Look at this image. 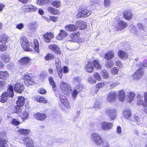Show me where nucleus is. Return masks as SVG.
Masks as SVG:
<instances>
[{"instance_id":"obj_1","label":"nucleus","mask_w":147,"mask_h":147,"mask_svg":"<svg viewBox=\"0 0 147 147\" xmlns=\"http://www.w3.org/2000/svg\"><path fill=\"white\" fill-rule=\"evenodd\" d=\"M7 92H3L0 98V101L2 103L5 102L8 99V96L12 98L14 96L13 87L11 85L8 86Z\"/></svg>"},{"instance_id":"obj_2","label":"nucleus","mask_w":147,"mask_h":147,"mask_svg":"<svg viewBox=\"0 0 147 147\" xmlns=\"http://www.w3.org/2000/svg\"><path fill=\"white\" fill-rule=\"evenodd\" d=\"M131 121L136 123L137 125L142 127H146L147 125L143 122V118L137 115H133L131 118Z\"/></svg>"},{"instance_id":"obj_3","label":"nucleus","mask_w":147,"mask_h":147,"mask_svg":"<svg viewBox=\"0 0 147 147\" xmlns=\"http://www.w3.org/2000/svg\"><path fill=\"white\" fill-rule=\"evenodd\" d=\"M90 136L92 140L97 145L100 146L103 144V140L98 134L94 133Z\"/></svg>"},{"instance_id":"obj_4","label":"nucleus","mask_w":147,"mask_h":147,"mask_svg":"<svg viewBox=\"0 0 147 147\" xmlns=\"http://www.w3.org/2000/svg\"><path fill=\"white\" fill-rule=\"evenodd\" d=\"M20 42L22 48L24 50L26 51H32V49L29 48L30 42L29 43L28 41L25 36H23L21 38Z\"/></svg>"},{"instance_id":"obj_5","label":"nucleus","mask_w":147,"mask_h":147,"mask_svg":"<svg viewBox=\"0 0 147 147\" xmlns=\"http://www.w3.org/2000/svg\"><path fill=\"white\" fill-rule=\"evenodd\" d=\"M80 34L78 32L73 33L69 35V41L81 43L84 41L83 38H79Z\"/></svg>"},{"instance_id":"obj_6","label":"nucleus","mask_w":147,"mask_h":147,"mask_svg":"<svg viewBox=\"0 0 147 147\" xmlns=\"http://www.w3.org/2000/svg\"><path fill=\"white\" fill-rule=\"evenodd\" d=\"M91 12L88 10L84 9L79 12L77 15L76 17L78 18H87L91 14Z\"/></svg>"},{"instance_id":"obj_7","label":"nucleus","mask_w":147,"mask_h":147,"mask_svg":"<svg viewBox=\"0 0 147 147\" xmlns=\"http://www.w3.org/2000/svg\"><path fill=\"white\" fill-rule=\"evenodd\" d=\"M144 73V70L142 68L137 70L133 76V79L137 80L142 78Z\"/></svg>"},{"instance_id":"obj_8","label":"nucleus","mask_w":147,"mask_h":147,"mask_svg":"<svg viewBox=\"0 0 147 147\" xmlns=\"http://www.w3.org/2000/svg\"><path fill=\"white\" fill-rule=\"evenodd\" d=\"M100 127L103 130L108 131L111 129L113 126V123L109 122H102L100 123Z\"/></svg>"},{"instance_id":"obj_9","label":"nucleus","mask_w":147,"mask_h":147,"mask_svg":"<svg viewBox=\"0 0 147 147\" xmlns=\"http://www.w3.org/2000/svg\"><path fill=\"white\" fill-rule=\"evenodd\" d=\"M30 62V58L27 56L22 58L18 61V63L24 67L28 66Z\"/></svg>"},{"instance_id":"obj_10","label":"nucleus","mask_w":147,"mask_h":147,"mask_svg":"<svg viewBox=\"0 0 147 147\" xmlns=\"http://www.w3.org/2000/svg\"><path fill=\"white\" fill-rule=\"evenodd\" d=\"M108 116L111 120L116 119L117 117L116 110L115 109H108L106 111Z\"/></svg>"},{"instance_id":"obj_11","label":"nucleus","mask_w":147,"mask_h":147,"mask_svg":"<svg viewBox=\"0 0 147 147\" xmlns=\"http://www.w3.org/2000/svg\"><path fill=\"white\" fill-rule=\"evenodd\" d=\"M117 97L116 92L114 91H112L109 92L107 97V100L109 102H111L115 100Z\"/></svg>"},{"instance_id":"obj_12","label":"nucleus","mask_w":147,"mask_h":147,"mask_svg":"<svg viewBox=\"0 0 147 147\" xmlns=\"http://www.w3.org/2000/svg\"><path fill=\"white\" fill-rule=\"evenodd\" d=\"M123 117L127 120L131 121V112L129 109H124L122 111Z\"/></svg>"},{"instance_id":"obj_13","label":"nucleus","mask_w":147,"mask_h":147,"mask_svg":"<svg viewBox=\"0 0 147 147\" xmlns=\"http://www.w3.org/2000/svg\"><path fill=\"white\" fill-rule=\"evenodd\" d=\"M137 97L138 100L137 102V104L138 105H142L144 107H146L147 106V103H146V105H144L145 103V100L144 99V100L143 98V95L142 94H140L139 93H137Z\"/></svg>"},{"instance_id":"obj_14","label":"nucleus","mask_w":147,"mask_h":147,"mask_svg":"<svg viewBox=\"0 0 147 147\" xmlns=\"http://www.w3.org/2000/svg\"><path fill=\"white\" fill-rule=\"evenodd\" d=\"M26 146L27 147H34V143L31 138L29 137L25 138L23 140Z\"/></svg>"},{"instance_id":"obj_15","label":"nucleus","mask_w":147,"mask_h":147,"mask_svg":"<svg viewBox=\"0 0 147 147\" xmlns=\"http://www.w3.org/2000/svg\"><path fill=\"white\" fill-rule=\"evenodd\" d=\"M69 86L66 83L62 81L60 83V87L63 92L65 93L68 92Z\"/></svg>"},{"instance_id":"obj_16","label":"nucleus","mask_w":147,"mask_h":147,"mask_svg":"<svg viewBox=\"0 0 147 147\" xmlns=\"http://www.w3.org/2000/svg\"><path fill=\"white\" fill-rule=\"evenodd\" d=\"M14 89L15 91L18 93H22L24 89V86L19 83H16L14 85Z\"/></svg>"},{"instance_id":"obj_17","label":"nucleus","mask_w":147,"mask_h":147,"mask_svg":"<svg viewBox=\"0 0 147 147\" xmlns=\"http://www.w3.org/2000/svg\"><path fill=\"white\" fill-rule=\"evenodd\" d=\"M135 96V94L134 92H127L126 97V101L127 102L130 103L133 100Z\"/></svg>"},{"instance_id":"obj_18","label":"nucleus","mask_w":147,"mask_h":147,"mask_svg":"<svg viewBox=\"0 0 147 147\" xmlns=\"http://www.w3.org/2000/svg\"><path fill=\"white\" fill-rule=\"evenodd\" d=\"M55 65L57 70L58 72L59 77L61 78L62 76V69L60 68L61 66V63L59 60H56Z\"/></svg>"},{"instance_id":"obj_19","label":"nucleus","mask_w":147,"mask_h":147,"mask_svg":"<svg viewBox=\"0 0 147 147\" xmlns=\"http://www.w3.org/2000/svg\"><path fill=\"white\" fill-rule=\"evenodd\" d=\"M67 33L65 30H60V33L56 36V38L58 40H61L67 36Z\"/></svg>"},{"instance_id":"obj_20","label":"nucleus","mask_w":147,"mask_h":147,"mask_svg":"<svg viewBox=\"0 0 147 147\" xmlns=\"http://www.w3.org/2000/svg\"><path fill=\"white\" fill-rule=\"evenodd\" d=\"M49 48L55 53L60 55L61 51L58 47L55 44H51L49 46Z\"/></svg>"},{"instance_id":"obj_21","label":"nucleus","mask_w":147,"mask_h":147,"mask_svg":"<svg viewBox=\"0 0 147 147\" xmlns=\"http://www.w3.org/2000/svg\"><path fill=\"white\" fill-rule=\"evenodd\" d=\"M46 115L42 113H38L34 115V118L36 120L43 121L46 118Z\"/></svg>"},{"instance_id":"obj_22","label":"nucleus","mask_w":147,"mask_h":147,"mask_svg":"<svg viewBox=\"0 0 147 147\" xmlns=\"http://www.w3.org/2000/svg\"><path fill=\"white\" fill-rule=\"evenodd\" d=\"M114 56V52L113 50L108 51L105 54L104 58L107 60H109L112 59Z\"/></svg>"},{"instance_id":"obj_23","label":"nucleus","mask_w":147,"mask_h":147,"mask_svg":"<svg viewBox=\"0 0 147 147\" xmlns=\"http://www.w3.org/2000/svg\"><path fill=\"white\" fill-rule=\"evenodd\" d=\"M85 69L86 71L88 72L91 73L93 71L94 68L91 61L88 62V64L85 66Z\"/></svg>"},{"instance_id":"obj_24","label":"nucleus","mask_w":147,"mask_h":147,"mask_svg":"<svg viewBox=\"0 0 147 147\" xmlns=\"http://www.w3.org/2000/svg\"><path fill=\"white\" fill-rule=\"evenodd\" d=\"M0 58L1 60L5 63L9 62L10 59L9 55L6 53L3 54L1 56Z\"/></svg>"},{"instance_id":"obj_25","label":"nucleus","mask_w":147,"mask_h":147,"mask_svg":"<svg viewBox=\"0 0 147 147\" xmlns=\"http://www.w3.org/2000/svg\"><path fill=\"white\" fill-rule=\"evenodd\" d=\"M77 26L74 24H68L66 25L65 27L66 30L70 32L77 30Z\"/></svg>"},{"instance_id":"obj_26","label":"nucleus","mask_w":147,"mask_h":147,"mask_svg":"<svg viewBox=\"0 0 147 147\" xmlns=\"http://www.w3.org/2000/svg\"><path fill=\"white\" fill-rule=\"evenodd\" d=\"M59 98L61 102L64 106L67 108L69 107L68 102L65 97L62 94L60 95Z\"/></svg>"},{"instance_id":"obj_27","label":"nucleus","mask_w":147,"mask_h":147,"mask_svg":"<svg viewBox=\"0 0 147 147\" xmlns=\"http://www.w3.org/2000/svg\"><path fill=\"white\" fill-rule=\"evenodd\" d=\"M118 94L119 100L123 102L125 98V91L123 90H119Z\"/></svg>"},{"instance_id":"obj_28","label":"nucleus","mask_w":147,"mask_h":147,"mask_svg":"<svg viewBox=\"0 0 147 147\" xmlns=\"http://www.w3.org/2000/svg\"><path fill=\"white\" fill-rule=\"evenodd\" d=\"M76 24V26H78L82 30L84 29L86 27V23L81 20L77 21Z\"/></svg>"},{"instance_id":"obj_29","label":"nucleus","mask_w":147,"mask_h":147,"mask_svg":"<svg viewBox=\"0 0 147 147\" xmlns=\"http://www.w3.org/2000/svg\"><path fill=\"white\" fill-rule=\"evenodd\" d=\"M21 107H19L18 106H13L12 107V109L13 110V113H17L18 114H19L21 113H22L23 112H24V109L23 108H22Z\"/></svg>"},{"instance_id":"obj_30","label":"nucleus","mask_w":147,"mask_h":147,"mask_svg":"<svg viewBox=\"0 0 147 147\" xmlns=\"http://www.w3.org/2000/svg\"><path fill=\"white\" fill-rule=\"evenodd\" d=\"M118 55L119 57L121 59L125 60L128 58V55L125 52L120 50L118 52Z\"/></svg>"},{"instance_id":"obj_31","label":"nucleus","mask_w":147,"mask_h":147,"mask_svg":"<svg viewBox=\"0 0 147 147\" xmlns=\"http://www.w3.org/2000/svg\"><path fill=\"white\" fill-rule=\"evenodd\" d=\"M127 26V23L122 21H120L117 25L116 28L118 30H121Z\"/></svg>"},{"instance_id":"obj_32","label":"nucleus","mask_w":147,"mask_h":147,"mask_svg":"<svg viewBox=\"0 0 147 147\" xmlns=\"http://www.w3.org/2000/svg\"><path fill=\"white\" fill-rule=\"evenodd\" d=\"M25 101V98L22 96H20L18 98L17 101V105L19 107H22L24 105Z\"/></svg>"},{"instance_id":"obj_33","label":"nucleus","mask_w":147,"mask_h":147,"mask_svg":"<svg viewBox=\"0 0 147 147\" xmlns=\"http://www.w3.org/2000/svg\"><path fill=\"white\" fill-rule=\"evenodd\" d=\"M9 40L8 36L4 34H1L0 36V42L3 43H6Z\"/></svg>"},{"instance_id":"obj_34","label":"nucleus","mask_w":147,"mask_h":147,"mask_svg":"<svg viewBox=\"0 0 147 147\" xmlns=\"http://www.w3.org/2000/svg\"><path fill=\"white\" fill-rule=\"evenodd\" d=\"M35 100L40 102L46 103L47 100L45 98L40 96H35L34 98Z\"/></svg>"},{"instance_id":"obj_35","label":"nucleus","mask_w":147,"mask_h":147,"mask_svg":"<svg viewBox=\"0 0 147 147\" xmlns=\"http://www.w3.org/2000/svg\"><path fill=\"white\" fill-rule=\"evenodd\" d=\"M46 42H49L52 38L53 37V34L51 32L46 33L44 36Z\"/></svg>"},{"instance_id":"obj_36","label":"nucleus","mask_w":147,"mask_h":147,"mask_svg":"<svg viewBox=\"0 0 147 147\" xmlns=\"http://www.w3.org/2000/svg\"><path fill=\"white\" fill-rule=\"evenodd\" d=\"M47 10L49 12L53 14L57 15L59 13V12L57 9L51 7H48Z\"/></svg>"},{"instance_id":"obj_37","label":"nucleus","mask_w":147,"mask_h":147,"mask_svg":"<svg viewBox=\"0 0 147 147\" xmlns=\"http://www.w3.org/2000/svg\"><path fill=\"white\" fill-rule=\"evenodd\" d=\"M9 74L7 71H0V79H6L8 76Z\"/></svg>"},{"instance_id":"obj_38","label":"nucleus","mask_w":147,"mask_h":147,"mask_svg":"<svg viewBox=\"0 0 147 147\" xmlns=\"http://www.w3.org/2000/svg\"><path fill=\"white\" fill-rule=\"evenodd\" d=\"M92 63L95 68L98 69H101V66L100 64L99 61L98 60H94L93 61Z\"/></svg>"},{"instance_id":"obj_39","label":"nucleus","mask_w":147,"mask_h":147,"mask_svg":"<svg viewBox=\"0 0 147 147\" xmlns=\"http://www.w3.org/2000/svg\"><path fill=\"white\" fill-rule=\"evenodd\" d=\"M123 17L125 19L129 20L132 18V15L130 12H127L126 13L124 12L123 13Z\"/></svg>"},{"instance_id":"obj_40","label":"nucleus","mask_w":147,"mask_h":147,"mask_svg":"<svg viewBox=\"0 0 147 147\" xmlns=\"http://www.w3.org/2000/svg\"><path fill=\"white\" fill-rule=\"evenodd\" d=\"M34 49L36 52L37 53L39 52V43L38 40L36 39L34 40Z\"/></svg>"},{"instance_id":"obj_41","label":"nucleus","mask_w":147,"mask_h":147,"mask_svg":"<svg viewBox=\"0 0 147 147\" xmlns=\"http://www.w3.org/2000/svg\"><path fill=\"white\" fill-rule=\"evenodd\" d=\"M19 132L21 134L27 135L30 133V131L28 129H21L19 130Z\"/></svg>"},{"instance_id":"obj_42","label":"nucleus","mask_w":147,"mask_h":147,"mask_svg":"<svg viewBox=\"0 0 147 147\" xmlns=\"http://www.w3.org/2000/svg\"><path fill=\"white\" fill-rule=\"evenodd\" d=\"M100 74L104 79H107L109 78V74L105 70H103L100 71Z\"/></svg>"},{"instance_id":"obj_43","label":"nucleus","mask_w":147,"mask_h":147,"mask_svg":"<svg viewBox=\"0 0 147 147\" xmlns=\"http://www.w3.org/2000/svg\"><path fill=\"white\" fill-rule=\"evenodd\" d=\"M28 111L24 110V112H23L21 115V118L23 120L26 119L28 118L29 113Z\"/></svg>"},{"instance_id":"obj_44","label":"nucleus","mask_w":147,"mask_h":147,"mask_svg":"<svg viewBox=\"0 0 147 147\" xmlns=\"http://www.w3.org/2000/svg\"><path fill=\"white\" fill-rule=\"evenodd\" d=\"M48 80L50 84L53 86V90L54 91H55V88L56 87V85L55 82H54L53 78L52 77L50 76L49 77V78Z\"/></svg>"},{"instance_id":"obj_45","label":"nucleus","mask_w":147,"mask_h":147,"mask_svg":"<svg viewBox=\"0 0 147 147\" xmlns=\"http://www.w3.org/2000/svg\"><path fill=\"white\" fill-rule=\"evenodd\" d=\"M49 0H37V4L39 5H44L48 3Z\"/></svg>"},{"instance_id":"obj_46","label":"nucleus","mask_w":147,"mask_h":147,"mask_svg":"<svg viewBox=\"0 0 147 147\" xmlns=\"http://www.w3.org/2000/svg\"><path fill=\"white\" fill-rule=\"evenodd\" d=\"M114 62L112 61H107L105 64V66L107 68H110L114 66Z\"/></svg>"},{"instance_id":"obj_47","label":"nucleus","mask_w":147,"mask_h":147,"mask_svg":"<svg viewBox=\"0 0 147 147\" xmlns=\"http://www.w3.org/2000/svg\"><path fill=\"white\" fill-rule=\"evenodd\" d=\"M52 5L56 8L59 7L61 5L60 1H54L52 3Z\"/></svg>"},{"instance_id":"obj_48","label":"nucleus","mask_w":147,"mask_h":147,"mask_svg":"<svg viewBox=\"0 0 147 147\" xmlns=\"http://www.w3.org/2000/svg\"><path fill=\"white\" fill-rule=\"evenodd\" d=\"M87 81L90 84L95 83L96 82V80L91 76H89L88 78Z\"/></svg>"},{"instance_id":"obj_49","label":"nucleus","mask_w":147,"mask_h":147,"mask_svg":"<svg viewBox=\"0 0 147 147\" xmlns=\"http://www.w3.org/2000/svg\"><path fill=\"white\" fill-rule=\"evenodd\" d=\"M54 55L50 53H48L45 57V59L46 61L52 60L54 59Z\"/></svg>"},{"instance_id":"obj_50","label":"nucleus","mask_w":147,"mask_h":147,"mask_svg":"<svg viewBox=\"0 0 147 147\" xmlns=\"http://www.w3.org/2000/svg\"><path fill=\"white\" fill-rule=\"evenodd\" d=\"M29 12H32L37 10V8L35 6H34L31 5H29Z\"/></svg>"},{"instance_id":"obj_51","label":"nucleus","mask_w":147,"mask_h":147,"mask_svg":"<svg viewBox=\"0 0 147 147\" xmlns=\"http://www.w3.org/2000/svg\"><path fill=\"white\" fill-rule=\"evenodd\" d=\"M93 76L95 78L94 79H96L98 81H100L101 80V76L99 73L97 72L94 73L93 74Z\"/></svg>"},{"instance_id":"obj_52","label":"nucleus","mask_w":147,"mask_h":147,"mask_svg":"<svg viewBox=\"0 0 147 147\" xmlns=\"http://www.w3.org/2000/svg\"><path fill=\"white\" fill-rule=\"evenodd\" d=\"M119 71V69L116 67L113 68L111 69V73L114 75L117 74Z\"/></svg>"},{"instance_id":"obj_53","label":"nucleus","mask_w":147,"mask_h":147,"mask_svg":"<svg viewBox=\"0 0 147 147\" xmlns=\"http://www.w3.org/2000/svg\"><path fill=\"white\" fill-rule=\"evenodd\" d=\"M119 84V82L117 81L113 82L110 85V89H113L115 87L118 86Z\"/></svg>"},{"instance_id":"obj_54","label":"nucleus","mask_w":147,"mask_h":147,"mask_svg":"<svg viewBox=\"0 0 147 147\" xmlns=\"http://www.w3.org/2000/svg\"><path fill=\"white\" fill-rule=\"evenodd\" d=\"M7 46L6 45L2 44L0 45V50L3 51H5L7 49Z\"/></svg>"},{"instance_id":"obj_55","label":"nucleus","mask_w":147,"mask_h":147,"mask_svg":"<svg viewBox=\"0 0 147 147\" xmlns=\"http://www.w3.org/2000/svg\"><path fill=\"white\" fill-rule=\"evenodd\" d=\"M116 65L119 68H122L123 66V64L120 60H118L115 61Z\"/></svg>"},{"instance_id":"obj_56","label":"nucleus","mask_w":147,"mask_h":147,"mask_svg":"<svg viewBox=\"0 0 147 147\" xmlns=\"http://www.w3.org/2000/svg\"><path fill=\"white\" fill-rule=\"evenodd\" d=\"M29 5L28 4H25L22 7V10L26 12H29Z\"/></svg>"},{"instance_id":"obj_57","label":"nucleus","mask_w":147,"mask_h":147,"mask_svg":"<svg viewBox=\"0 0 147 147\" xmlns=\"http://www.w3.org/2000/svg\"><path fill=\"white\" fill-rule=\"evenodd\" d=\"M78 91L76 89L74 90L72 92V97L76 99L77 95L78 94Z\"/></svg>"},{"instance_id":"obj_58","label":"nucleus","mask_w":147,"mask_h":147,"mask_svg":"<svg viewBox=\"0 0 147 147\" xmlns=\"http://www.w3.org/2000/svg\"><path fill=\"white\" fill-rule=\"evenodd\" d=\"M29 26L31 30H34L35 29L36 24L34 22H31L29 24Z\"/></svg>"},{"instance_id":"obj_59","label":"nucleus","mask_w":147,"mask_h":147,"mask_svg":"<svg viewBox=\"0 0 147 147\" xmlns=\"http://www.w3.org/2000/svg\"><path fill=\"white\" fill-rule=\"evenodd\" d=\"M5 86V81H0V90L4 89Z\"/></svg>"},{"instance_id":"obj_60","label":"nucleus","mask_w":147,"mask_h":147,"mask_svg":"<svg viewBox=\"0 0 147 147\" xmlns=\"http://www.w3.org/2000/svg\"><path fill=\"white\" fill-rule=\"evenodd\" d=\"M22 75L24 76V78L25 82V80H29L31 79V77L30 76H29L28 75H25L24 73H22Z\"/></svg>"},{"instance_id":"obj_61","label":"nucleus","mask_w":147,"mask_h":147,"mask_svg":"<svg viewBox=\"0 0 147 147\" xmlns=\"http://www.w3.org/2000/svg\"><path fill=\"white\" fill-rule=\"evenodd\" d=\"M24 27V24L22 23H20L16 25V28L18 29L21 30Z\"/></svg>"},{"instance_id":"obj_62","label":"nucleus","mask_w":147,"mask_h":147,"mask_svg":"<svg viewBox=\"0 0 147 147\" xmlns=\"http://www.w3.org/2000/svg\"><path fill=\"white\" fill-rule=\"evenodd\" d=\"M11 122L12 124L16 125H18L20 123V122L15 119H13Z\"/></svg>"},{"instance_id":"obj_63","label":"nucleus","mask_w":147,"mask_h":147,"mask_svg":"<svg viewBox=\"0 0 147 147\" xmlns=\"http://www.w3.org/2000/svg\"><path fill=\"white\" fill-rule=\"evenodd\" d=\"M105 86V84L103 82H100L96 85V86L98 88H101Z\"/></svg>"},{"instance_id":"obj_64","label":"nucleus","mask_w":147,"mask_h":147,"mask_svg":"<svg viewBox=\"0 0 147 147\" xmlns=\"http://www.w3.org/2000/svg\"><path fill=\"white\" fill-rule=\"evenodd\" d=\"M49 20H51L55 22L57 21L58 18L57 17H55L54 16H51L49 17Z\"/></svg>"}]
</instances>
